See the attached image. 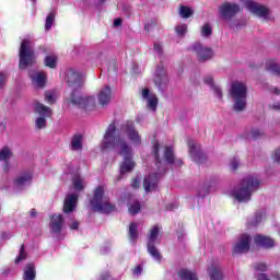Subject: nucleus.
I'll list each match as a JSON object with an SVG mask.
<instances>
[{
    "mask_svg": "<svg viewBox=\"0 0 280 280\" xmlns=\"http://www.w3.org/2000/svg\"><path fill=\"white\" fill-rule=\"evenodd\" d=\"M175 32L178 36H185L187 34V24H177Z\"/></svg>",
    "mask_w": 280,
    "mask_h": 280,
    "instance_id": "41",
    "label": "nucleus"
},
{
    "mask_svg": "<svg viewBox=\"0 0 280 280\" xmlns=\"http://www.w3.org/2000/svg\"><path fill=\"white\" fill-rule=\"evenodd\" d=\"M10 170V166L8 165V163L3 166V172H8Z\"/></svg>",
    "mask_w": 280,
    "mask_h": 280,
    "instance_id": "57",
    "label": "nucleus"
},
{
    "mask_svg": "<svg viewBox=\"0 0 280 280\" xmlns=\"http://www.w3.org/2000/svg\"><path fill=\"white\" fill-rule=\"evenodd\" d=\"M36 209H32L31 211H30V215H31V218H36Z\"/></svg>",
    "mask_w": 280,
    "mask_h": 280,
    "instance_id": "54",
    "label": "nucleus"
},
{
    "mask_svg": "<svg viewBox=\"0 0 280 280\" xmlns=\"http://www.w3.org/2000/svg\"><path fill=\"white\" fill-rule=\"evenodd\" d=\"M27 259V253H25V245H21L20 254L15 259V264H20V261H23Z\"/></svg>",
    "mask_w": 280,
    "mask_h": 280,
    "instance_id": "40",
    "label": "nucleus"
},
{
    "mask_svg": "<svg viewBox=\"0 0 280 280\" xmlns=\"http://www.w3.org/2000/svg\"><path fill=\"white\" fill-rule=\"evenodd\" d=\"M260 220H261V218L256 217V222H255V223H253L252 225H253V226H257V223H258Z\"/></svg>",
    "mask_w": 280,
    "mask_h": 280,
    "instance_id": "56",
    "label": "nucleus"
},
{
    "mask_svg": "<svg viewBox=\"0 0 280 280\" xmlns=\"http://www.w3.org/2000/svg\"><path fill=\"white\" fill-rule=\"evenodd\" d=\"M272 109H273V110H280V104L273 105V106H272Z\"/></svg>",
    "mask_w": 280,
    "mask_h": 280,
    "instance_id": "55",
    "label": "nucleus"
},
{
    "mask_svg": "<svg viewBox=\"0 0 280 280\" xmlns=\"http://www.w3.org/2000/svg\"><path fill=\"white\" fill-rule=\"evenodd\" d=\"M203 82L206 84H210L212 88V91L215 95V97H218V100H222V89L215 84H213V77L208 75L203 79Z\"/></svg>",
    "mask_w": 280,
    "mask_h": 280,
    "instance_id": "26",
    "label": "nucleus"
},
{
    "mask_svg": "<svg viewBox=\"0 0 280 280\" xmlns=\"http://www.w3.org/2000/svg\"><path fill=\"white\" fill-rule=\"evenodd\" d=\"M35 279H36V267H34L32 264L26 265L23 280H35Z\"/></svg>",
    "mask_w": 280,
    "mask_h": 280,
    "instance_id": "30",
    "label": "nucleus"
},
{
    "mask_svg": "<svg viewBox=\"0 0 280 280\" xmlns=\"http://www.w3.org/2000/svg\"><path fill=\"white\" fill-rule=\"evenodd\" d=\"M120 131L122 132V135H127L128 139L133 145H141V136H139V131L135 129V122H125L121 126Z\"/></svg>",
    "mask_w": 280,
    "mask_h": 280,
    "instance_id": "11",
    "label": "nucleus"
},
{
    "mask_svg": "<svg viewBox=\"0 0 280 280\" xmlns=\"http://www.w3.org/2000/svg\"><path fill=\"white\" fill-rule=\"evenodd\" d=\"M12 159V150L9 147H3L0 149V161H8Z\"/></svg>",
    "mask_w": 280,
    "mask_h": 280,
    "instance_id": "37",
    "label": "nucleus"
},
{
    "mask_svg": "<svg viewBox=\"0 0 280 280\" xmlns=\"http://www.w3.org/2000/svg\"><path fill=\"white\" fill-rule=\"evenodd\" d=\"M200 34H201L202 38H209V36H211V34H213V26H211V24H209V23L203 24L201 26Z\"/></svg>",
    "mask_w": 280,
    "mask_h": 280,
    "instance_id": "35",
    "label": "nucleus"
},
{
    "mask_svg": "<svg viewBox=\"0 0 280 280\" xmlns=\"http://www.w3.org/2000/svg\"><path fill=\"white\" fill-rule=\"evenodd\" d=\"M15 183L18 187H25L26 185H30V183H32V175L31 174L22 175L16 179Z\"/></svg>",
    "mask_w": 280,
    "mask_h": 280,
    "instance_id": "33",
    "label": "nucleus"
},
{
    "mask_svg": "<svg viewBox=\"0 0 280 280\" xmlns=\"http://www.w3.org/2000/svg\"><path fill=\"white\" fill-rule=\"evenodd\" d=\"M254 242L257 246H261L262 248H272L275 246V240L261 234L254 236Z\"/></svg>",
    "mask_w": 280,
    "mask_h": 280,
    "instance_id": "22",
    "label": "nucleus"
},
{
    "mask_svg": "<svg viewBox=\"0 0 280 280\" xmlns=\"http://www.w3.org/2000/svg\"><path fill=\"white\" fill-rule=\"evenodd\" d=\"M153 49L154 51H156L158 56H161L163 54V47L161 46V44H154Z\"/></svg>",
    "mask_w": 280,
    "mask_h": 280,
    "instance_id": "48",
    "label": "nucleus"
},
{
    "mask_svg": "<svg viewBox=\"0 0 280 280\" xmlns=\"http://www.w3.org/2000/svg\"><path fill=\"white\" fill-rule=\"evenodd\" d=\"M71 150H74L77 152L82 150V136L81 135H77L72 138Z\"/></svg>",
    "mask_w": 280,
    "mask_h": 280,
    "instance_id": "32",
    "label": "nucleus"
},
{
    "mask_svg": "<svg viewBox=\"0 0 280 280\" xmlns=\"http://www.w3.org/2000/svg\"><path fill=\"white\" fill-rule=\"evenodd\" d=\"M189 153L192 156L194 161H197L198 156H200V145L196 143V140L188 141Z\"/></svg>",
    "mask_w": 280,
    "mask_h": 280,
    "instance_id": "27",
    "label": "nucleus"
},
{
    "mask_svg": "<svg viewBox=\"0 0 280 280\" xmlns=\"http://www.w3.org/2000/svg\"><path fill=\"white\" fill-rule=\"evenodd\" d=\"M91 205L94 211H100L101 213H110L115 211V206L110 203V199L106 195V188H104V186H98L94 189Z\"/></svg>",
    "mask_w": 280,
    "mask_h": 280,
    "instance_id": "5",
    "label": "nucleus"
},
{
    "mask_svg": "<svg viewBox=\"0 0 280 280\" xmlns=\"http://www.w3.org/2000/svg\"><path fill=\"white\" fill-rule=\"evenodd\" d=\"M230 95L234 102V110L242 113L246 108V96L248 95L246 83L234 81L230 89Z\"/></svg>",
    "mask_w": 280,
    "mask_h": 280,
    "instance_id": "4",
    "label": "nucleus"
},
{
    "mask_svg": "<svg viewBox=\"0 0 280 280\" xmlns=\"http://www.w3.org/2000/svg\"><path fill=\"white\" fill-rule=\"evenodd\" d=\"M56 92L54 91H48L45 93V102H47V104H54L56 102Z\"/></svg>",
    "mask_w": 280,
    "mask_h": 280,
    "instance_id": "39",
    "label": "nucleus"
},
{
    "mask_svg": "<svg viewBox=\"0 0 280 280\" xmlns=\"http://www.w3.org/2000/svg\"><path fill=\"white\" fill-rule=\"evenodd\" d=\"M257 280H270V279L266 276V273H260L258 275Z\"/></svg>",
    "mask_w": 280,
    "mask_h": 280,
    "instance_id": "50",
    "label": "nucleus"
},
{
    "mask_svg": "<svg viewBox=\"0 0 280 280\" xmlns=\"http://www.w3.org/2000/svg\"><path fill=\"white\" fill-rule=\"evenodd\" d=\"M237 167H240V160H237V159H232L231 161H230V170L232 171V172H235L236 170H237Z\"/></svg>",
    "mask_w": 280,
    "mask_h": 280,
    "instance_id": "44",
    "label": "nucleus"
},
{
    "mask_svg": "<svg viewBox=\"0 0 280 280\" xmlns=\"http://www.w3.org/2000/svg\"><path fill=\"white\" fill-rule=\"evenodd\" d=\"M179 16L182 19H191L194 16V9L187 5H179Z\"/></svg>",
    "mask_w": 280,
    "mask_h": 280,
    "instance_id": "31",
    "label": "nucleus"
},
{
    "mask_svg": "<svg viewBox=\"0 0 280 280\" xmlns=\"http://www.w3.org/2000/svg\"><path fill=\"white\" fill-rule=\"evenodd\" d=\"M55 21H56V12L51 11L46 18V24H45L46 32H49V30H51V25H54Z\"/></svg>",
    "mask_w": 280,
    "mask_h": 280,
    "instance_id": "38",
    "label": "nucleus"
},
{
    "mask_svg": "<svg viewBox=\"0 0 280 280\" xmlns=\"http://www.w3.org/2000/svg\"><path fill=\"white\" fill-rule=\"evenodd\" d=\"M178 277L180 280H198V276L196 275V272L187 269H180L178 271Z\"/></svg>",
    "mask_w": 280,
    "mask_h": 280,
    "instance_id": "29",
    "label": "nucleus"
},
{
    "mask_svg": "<svg viewBox=\"0 0 280 280\" xmlns=\"http://www.w3.org/2000/svg\"><path fill=\"white\" fill-rule=\"evenodd\" d=\"M245 8L247 10H249V12H253V14H256V16H259L260 19H264L265 21L272 20V15L270 14V9H268L264 4H259L252 0H246Z\"/></svg>",
    "mask_w": 280,
    "mask_h": 280,
    "instance_id": "9",
    "label": "nucleus"
},
{
    "mask_svg": "<svg viewBox=\"0 0 280 280\" xmlns=\"http://www.w3.org/2000/svg\"><path fill=\"white\" fill-rule=\"evenodd\" d=\"M250 250V235L242 234L238 241L233 246V252L242 255V253H248Z\"/></svg>",
    "mask_w": 280,
    "mask_h": 280,
    "instance_id": "15",
    "label": "nucleus"
},
{
    "mask_svg": "<svg viewBox=\"0 0 280 280\" xmlns=\"http://www.w3.org/2000/svg\"><path fill=\"white\" fill-rule=\"evenodd\" d=\"M62 224H65V219H62V215H52L50 219V231L52 233H60L62 231Z\"/></svg>",
    "mask_w": 280,
    "mask_h": 280,
    "instance_id": "24",
    "label": "nucleus"
},
{
    "mask_svg": "<svg viewBox=\"0 0 280 280\" xmlns=\"http://www.w3.org/2000/svg\"><path fill=\"white\" fill-rule=\"evenodd\" d=\"M208 275L210 277V280H222L223 275H222V268L218 265H211L208 268Z\"/></svg>",
    "mask_w": 280,
    "mask_h": 280,
    "instance_id": "25",
    "label": "nucleus"
},
{
    "mask_svg": "<svg viewBox=\"0 0 280 280\" xmlns=\"http://www.w3.org/2000/svg\"><path fill=\"white\" fill-rule=\"evenodd\" d=\"M131 187H133V189H137V187H139V179L135 178L132 180Z\"/></svg>",
    "mask_w": 280,
    "mask_h": 280,
    "instance_id": "51",
    "label": "nucleus"
},
{
    "mask_svg": "<svg viewBox=\"0 0 280 280\" xmlns=\"http://www.w3.org/2000/svg\"><path fill=\"white\" fill-rule=\"evenodd\" d=\"M139 225L137 223H131L129 225V238L131 242H137V237H139Z\"/></svg>",
    "mask_w": 280,
    "mask_h": 280,
    "instance_id": "34",
    "label": "nucleus"
},
{
    "mask_svg": "<svg viewBox=\"0 0 280 280\" xmlns=\"http://www.w3.org/2000/svg\"><path fill=\"white\" fill-rule=\"evenodd\" d=\"M164 159L166 163L175 165V167H180V165H183V160L174 158V149L172 147H165Z\"/></svg>",
    "mask_w": 280,
    "mask_h": 280,
    "instance_id": "21",
    "label": "nucleus"
},
{
    "mask_svg": "<svg viewBox=\"0 0 280 280\" xmlns=\"http://www.w3.org/2000/svg\"><path fill=\"white\" fill-rule=\"evenodd\" d=\"M264 131L261 129H250L249 131V137H252V139H259V137H262Z\"/></svg>",
    "mask_w": 280,
    "mask_h": 280,
    "instance_id": "43",
    "label": "nucleus"
},
{
    "mask_svg": "<svg viewBox=\"0 0 280 280\" xmlns=\"http://www.w3.org/2000/svg\"><path fill=\"white\" fill-rule=\"evenodd\" d=\"M96 58H97V60H101V62H104V60H106V58H108V52H106V50L98 51L96 54Z\"/></svg>",
    "mask_w": 280,
    "mask_h": 280,
    "instance_id": "45",
    "label": "nucleus"
},
{
    "mask_svg": "<svg viewBox=\"0 0 280 280\" xmlns=\"http://www.w3.org/2000/svg\"><path fill=\"white\" fill-rule=\"evenodd\" d=\"M265 67L267 71H270V73H273V75H280V66L277 63L276 60L269 59L266 61Z\"/></svg>",
    "mask_w": 280,
    "mask_h": 280,
    "instance_id": "28",
    "label": "nucleus"
},
{
    "mask_svg": "<svg viewBox=\"0 0 280 280\" xmlns=\"http://www.w3.org/2000/svg\"><path fill=\"white\" fill-rule=\"evenodd\" d=\"M30 78L32 80V84L36 89H43V86H45V84L47 82V75H45L44 72L31 71Z\"/></svg>",
    "mask_w": 280,
    "mask_h": 280,
    "instance_id": "17",
    "label": "nucleus"
},
{
    "mask_svg": "<svg viewBox=\"0 0 280 280\" xmlns=\"http://www.w3.org/2000/svg\"><path fill=\"white\" fill-rule=\"evenodd\" d=\"M103 280H105V279L103 278Z\"/></svg>",
    "mask_w": 280,
    "mask_h": 280,
    "instance_id": "63",
    "label": "nucleus"
},
{
    "mask_svg": "<svg viewBox=\"0 0 280 280\" xmlns=\"http://www.w3.org/2000/svg\"><path fill=\"white\" fill-rule=\"evenodd\" d=\"M278 280H280V278L278 277Z\"/></svg>",
    "mask_w": 280,
    "mask_h": 280,
    "instance_id": "62",
    "label": "nucleus"
},
{
    "mask_svg": "<svg viewBox=\"0 0 280 280\" xmlns=\"http://www.w3.org/2000/svg\"><path fill=\"white\" fill-rule=\"evenodd\" d=\"M98 3H106V0H98Z\"/></svg>",
    "mask_w": 280,
    "mask_h": 280,
    "instance_id": "60",
    "label": "nucleus"
},
{
    "mask_svg": "<svg viewBox=\"0 0 280 280\" xmlns=\"http://www.w3.org/2000/svg\"><path fill=\"white\" fill-rule=\"evenodd\" d=\"M261 182L256 175H247L242 179L238 188L232 191V198L238 202H248L254 191L259 189Z\"/></svg>",
    "mask_w": 280,
    "mask_h": 280,
    "instance_id": "2",
    "label": "nucleus"
},
{
    "mask_svg": "<svg viewBox=\"0 0 280 280\" xmlns=\"http://www.w3.org/2000/svg\"><path fill=\"white\" fill-rule=\"evenodd\" d=\"M98 104L101 106H108L110 104V100H113V91L110 90V86L106 85L104 86L98 95H97Z\"/></svg>",
    "mask_w": 280,
    "mask_h": 280,
    "instance_id": "18",
    "label": "nucleus"
},
{
    "mask_svg": "<svg viewBox=\"0 0 280 280\" xmlns=\"http://www.w3.org/2000/svg\"><path fill=\"white\" fill-rule=\"evenodd\" d=\"M78 226H79V223H78V222H73L72 224H70V229H71L72 231H75V229H78Z\"/></svg>",
    "mask_w": 280,
    "mask_h": 280,
    "instance_id": "53",
    "label": "nucleus"
},
{
    "mask_svg": "<svg viewBox=\"0 0 280 280\" xmlns=\"http://www.w3.org/2000/svg\"><path fill=\"white\" fill-rule=\"evenodd\" d=\"M240 7L236 3L231 2H224L219 7V13L222 16V19L229 20L233 19L235 14L240 12Z\"/></svg>",
    "mask_w": 280,
    "mask_h": 280,
    "instance_id": "13",
    "label": "nucleus"
},
{
    "mask_svg": "<svg viewBox=\"0 0 280 280\" xmlns=\"http://www.w3.org/2000/svg\"><path fill=\"white\" fill-rule=\"evenodd\" d=\"M102 150H116L120 156L124 158V162L120 164V175L130 173L135 170V163L132 161V148L126 143L121 133L117 131L115 124H110L106 130L103 139Z\"/></svg>",
    "mask_w": 280,
    "mask_h": 280,
    "instance_id": "1",
    "label": "nucleus"
},
{
    "mask_svg": "<svg viewBox=\"0 0 280 280\" xmlns=\"http://www.w3.org/2000/svg\"><path fill=\"white\" fill-rule=\"evenodd\" d=\"M142 98L147 100L148 108H150L151 110H156V106H159V98L156 97V94L150 92L149 89H143Z\"/></svg>",
    "mask_w": 280,
    "mask_h": 280,
    "instance_id": "19",
    "label": "nucleus"
},
{
    "mask_svg": "<svg viewBox=\"0 0 280 280\" xmlns=\"http://www.w3.org/2000/svg\"><path fill=\"white\" fill-rule=\"evenodd\" d=\"M159 238V225H154L150 230L149 234V242H148V252L155 259V261H161V253H159V249L154 247V244H156V240Z\"/></svg>",
    "mask_w": 280,
    "mask_h": 280,
    "instance_id": "10",
    "label": "nucleus"
},
{
    "mask_svg": "<svg viewBox=\"0 0 280 280\" xmlns=\"http://www.w3.org/2000/svg\"><path fill=\"white\" fill-rule=\"evenodd\" d=\"M143 270V267H141V265H139L138 267H136L133 269V275H140Z\"/></svg>",
    "mask_w": 280,
    "mask_h": 280,
    "instance_id": "49",
    "label": "nucleus"
},
{
    "mask_svg": "<svg viewBox=\"0 0 280 280\" xmlns=\"http://www.w3.org/2000/svg\"><path fill=\"white\" fill-rule=\"evenodd\" d=\"M119 25H121V19L114 20V26L119 27Z\"/></svg>",
    "mask_w": 280,
    "mask_h": 280,
    "instance_id": "52",
    "label": "nucleus"
},
{
    "mask_svg": "<svg viewBox=\"0 0 280 280\" xmlns=\"http://www.w3.org/2000/svg\"><path fill=\"white\" fill-rule=\"evenodd\" d=\"M8 80V75L3 72H0V89L5 86V81Z\"/></svg>",
    "mask_w": 280,
    "mask_h": 280,
    "instance_id": "47",
    "label": "nucleus"
},
{
    "mask_svg": "<svg viewBox=\"0 0 280 280\" xmlns=\"http://www.w3.org/2000/svg\"><path fill=\"white\" fill-rule=\"evenodd\" d=\"M67 83L70 89H80V86H82V75L73 70H70L67 72Z\"/></svg>",
    "mask_w": 280,
    "mask_h": 280,
    "instance_id": "16",
    "label": "nucleus"
},
{
    "mask_svg": "<svg viewBox=\"0 0 280 280\" xmlns=\"http://www.w3.org/2000/svg\"><path fill=\"white\" fill-rule=\"evenodd\" d=\"M56 62H57L56 56H47L45 58V65L50 69H54L56 67Z\"/></svg>",
    "mask_w": 280,
    "mask_h": 280,
    "instance_id": "42",
    "label": "nucleus"
},
{
    "mask_svg": "<svg viewBox=\"0 0 280 280\" xmlns=\"http://www.w3.org/2000/svg\"><path fill=\"white\" fill-rule=\"evenodd\" d=\"M124 202H126V199H122Z\"/></svg>",
    "mask_w": 280,
    "mask_h": 280,
    "instance_id": "61",
    "label": "nucleus"
},
{
    "mask_svg": "<svg viewBox=\"0 0 280 280\" xmlns=\"http://www.w3.org/2000/svg\"><path fill=\"white\" fill-rule=\"evenodd\" d=\"M153 82L160 91H163L165 86H167V82H170V79L167 78V71H165V68L163 66H158Z\"/></svg>",
    "mask_w": 280,
    "mask_h": 280,
    "instance_id": "14",
    "label": "nucleus"
},
{
    "mask_svg": "<svg viewBox=\"0 0 280 280\" xmlns=\"http://www.w3.org/2000/svg\"><path fill=\"white\" fill-rule=\"evenodd\" d=\"M153 156L155 159V165L159 172L150 173L143 182V188L148 192L154 191L159 185V179L165 174V164L159 160V142L153 145Z\"/></svg>",
    "mask_w": 280,
    "mask_h": 280,
    "instance_id": "3",
    "label": "nucleus"
},
{
    "mask_svg": "<svg viewBox=\"0 0 280 280\" xmlns=\"http://www.w3.org/2000/svg\"><path fill=\"white\" fill-rule=\"evenodd\" d=\"M255 269L259 272H266V270H268V265L264 262H258L256 264Z\"/></svg>",
    "mask_w": 280,
    "mask_h": 280,
    "instance_id": "46",
    "label": "nucleus"
},
{
    "mask_svg": "<svg viewBox=\"0 0 280 280\" xmlns=\"http://www.w3.org/2000/svg\"><path fill=\"white\" fill-rule=\"evenodd\" d=\"M191 50L196 54L199 62H207L213 58V50L200 43H195Z\"/></svg>",
    "mask_w": 280,
    "mask_h": 280,
    "instance_id": "12",
    "label": "nucleus"
},
{
    "mask_svg": "<svg viewBox=\"0 0 280 280\" xmlns=\"http://www.w3.org/2000/svg\"><path fill=\"white\" fill-rule=\"evenodd\" d=\"M127 200H128V211L130 215H137V213L141 211V203L132 195H128Z\"/></svg>",
    "mask_w": 280,
    "mask_h": 280,
    "instance_id": "23",
    "label": "nucleus"
},
{
    "mask_svg": "<svg viewBox=\"0 0 280 280\" xmlns=\"http://www.w3.org/2000/svg\"><path fill=\"white\" fill-rule=\"evenodd\" d=\"M70 102L77 108H84L85 110H93L95 108V96H84L78 90L72 92Z\"/></svg>",
    "mask_w": 280,
    "mask_h": 280,
    "instance_id": "7",
    "label": "nucleus"
},
{
    "mask_svg": "<svg viewBox=\"0 0 280 280\" xmlns=\"http://www.w3.org/2000/svg\"><path fill=\"white\" fill-rule=\"evenodd\" d=\"M20 69H27L36 65V54L34 52V42L30 39H23L20 46Z\"/></svg>",
    "mask_w": 280,
    "mask_h": 280,
    "instance_id": "6",
    "label": "nucleus"
},
{
    "mask_svg": "<svg viewBox=\"0 0 280 280\" xmlns=\"http://www.w3.org/2000/svg\"><path fill=\"white\" fill-rule=\"evenodd\" d=\"M275 93H276L277 95H279V93H280V90H278V89H275Z\"/></svg>",
    "mask_w": 280,
    "mask_h": 280,
    "instance_id": "59",
    "label": "nucleus"
},
{
    "mask_svg": "<svg viewBox=\"0 0 280 280\" xmlns=\"http://www.w3.org/2000/svg\"><path fill=\"white\" fill-rule=\"evenodd\" d=\"M167 209H168L170 211H172L173 209H176V206L171 205V206L167 207Z\"/></svg>",
    "mask_w": 280,
    "mask_h": 280,
    "instance_id": "58",
    "label": "nucleus"
},
{
    "mask_svg": "<svg viewBox=\"0 0 280 280\" xmlns=\"http://www.w3.org/2000/svg\"><path fill=\"white\" fill-rule=\"evenodd\" d=\"M34 113L39 115V117L35 120V126L37 130H43V128H47V117H51L52 112L51 108L45 106L43 103L35 101L34 105Z\"/></svg>",
    "mask_w": 280,
    "mask_h": 280,
    "instance_id": "8",
    "label": "nucleus"
},
{
    "mask_svg": "<svg viewBox=\"0 0 280 280\" xmlns=\"http://www.w3.org/2000/svg\"><path fill=\"white\" fill-rule=\"evenodd\" d=\"M73 183V187L77 191H82V189H84V179H82V177L75 175L72 179Z\"/></svg>",
    "mask_w": 280,
    "mask_h": 280,
    "instance_id": "36",
    "label": "nucleus"
},
{
    "mask_svg": "<svg viewBox=\"0 0 280 280\" xmlns=\"http://www.w3.org/2000/svg\"><path fill=\"white\" fill-rule=\"evenodd\" d=\"M78 205V195L70 194L66 197L63 202V212L65 213H71L75 210V207Z\"/></svg>",
    "mask_w": 280,
    "mask_h": 280,
    "instance_id": "20",
    "label": "nucleus"
}]
</instances>
